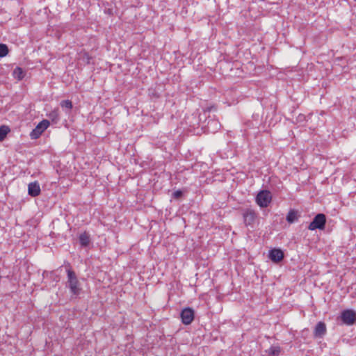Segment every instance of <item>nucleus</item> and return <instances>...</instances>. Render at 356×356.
<instances>
[{
  "label": "nucleus",
  "mask_w": 356,
  "mask_h": 356,
  "mask_svg": "<svg viewBox=\"0 0 356 356\" xmlns=\"http://www.w3.org/2000/svg\"><path fill=\"white\" fill-rule=\"evenodd\" d=\"M68 266L69 268L66 270L67 278L66 287L70 289L72 297L76 298L81 294L82 288L81 286V283L78 280L77 275H76L75 272L70 268V264H68Z\"/></svg>",
  "instance_id": "obj_1"
},
{
  "label": "nucleus",
  "mask_w": 356,
  "mask_h": 356,
  "mask_svg": "<svg viewBox=\"0 0 356 356\" xmlns=\"http://www.w3.org/2000/svg\"><path fill=\"white\" fill-rule=\"evenodd\" d=\"M207 111H204L203 114L200 115V120H202V115L205 118L204 122V126H205L207 129V131L215 133L216 132L220 127V124L218 120L212 118L208 119L206 118Z\"/></svg>",
  "instance_id": "obj_2"
},
{
  "label": "nucleus",
  "mask_w": 356,
  "mask_h": 356,
  "mask_svg": "<svg viewBox=\"0 0 356 356\" xmlns=\"http://www.w3.org/2000/svg\"><path fill=\"white\" fill-rule=\"evenodd\" d=\"M326 222V217L323 213L317 214L313 219V220L309 223L308 226V229L309 230H315V229H323L325 228Z\"/></svg>",
  "instance_id": "obj_3"
},
{
  "label": "nucleus",
  "mask_w": 356,
  "mask_h": 356,
  "mask_svg": "<svg viewBox=\"0 0 356 356\" xmlns=\"http://www.w3.org/2000/svg\"><path fill=\"white\" fill-rule=\"evenodd\" d=\"M339 318L343 324L352 325L356 321V312L352 309H345L341 312Z\"/></svg>",
  "instance_id": "obj_4"
},
{
  "label": "nucleus",
  "mask_w": 356,
  "mask_h": 356,
  "mask_svg": "<svg viewBox=\"0 0 356 356\" xmlns=\"http://www.w3.org/2000/svg\"><path fill=\"white\" fill-rule=\"evenodd\" d=\"M243 222L246 227H253L257 218V213L254 210L247 208L243 211Z\"/></svg>",
  "instance_id": "obj_5"
},
{
  "label": "nucleus",
  "mask_w": 356,
  "mask_h": 356,
  "mask_svg": "<svg viewBox=\"0 0 356 356\" xmlns=\"http://www.w3.org/2000/svg\"><path fill=\"white\" fill-rule=\"evenodd\" d=\"M49 122L47 120H43L35 127L30 134L31 139L38 138L41 134L48 128Z\"/></svg>",
  "instance_id": "obj_6"
},
{
  "label": "nucleus",
  "mask_w": 356,
  "mask_h": 356,
  "mask_svg": "<svg viewBox=\"0 0 356 356\" xmlns=\"http://www.w3.org/2000/svg\"><path fill=\"white\" fill-rule=\"evenodd\" d=\"M271 201L270 193L268 191H260L257 197L256 202L261 207H266Z\"/></svg>",
  "instance_id": "obj_7"
},
{
  "label": "nucleus",
  "mask_w": 356,
  "mask_h": 356,
  "mask_svg": "<svg viewBox=\"0 0 356 356\" xmlns=\"http://www.w3.org/2000/svg\"><path fill=\"white\" fill-rule=\"evenodd\" d=\"M180 316L184 325H189L194 319V310L191 307H186L181 312Z\"/></svg>",
  "instance_id": "obj_8"
},
{
  "label": "nucleus",
  "mask_w": 356,
  "mask_h": 356,
  "mask_svg": "<svg viewBox=\"0 0 356 356\" xmlns=\"http://www.w3.org/2000/svg\"><path fill=\"white\" fill-rule=\"evenodd\" d=\"M40 186L38 181H33L28 185V193L31 197H37L40 193Z\"/></svg>",
  "instance_id": "obj_9"
},
{
  "label": "nucleus",
  "mask_w": 356,
  "mask_h": 356,
  "mask_svg": "<svg viewBox=\"0 0 356 356\" xmlns=\"http://www.w3.org/2000/svg\"><path fill=\"white\" fill-rule=\"evenodd\" d=\"M326 325L323 322H318L314 328V335L316 338H322L326 333Z\"/></svg>",
  "instance_id": "obj_10"
},
{
  "label": "nucleus",
  "mask_w": 356,
  "mask_h": 356,
  "mask_svg": "<svg viewBox=\"0 0 356 356\" xmlns=\"http://www.w3.org/2000/svg\"><path fill=\"white\" fill-rule=\"evenodd\" d=\"M269 258L274 262H279L284 258V253L280 249L274 248L269 252Z\"/></svg>",
  "instance_id": "obj_11"
},
{
  "label": "nucleus",
  "mask_w": 356,
  "mask_h": 356,
  "mask_svg": "<svg viewBox=\"0 0 356 356\" xmlns=\"http://www.w3.org/2000/svg\"><path fill=\"white\" fill-rule=\"evenodd\" d=\"M79 240L81 247L86 248L90 243V234L86 232H84L79 235Z\"/></svg>",
  "instance_id": "obj_12"
},
{
  "label": "nucleus",
  "mask_w": 356,
  "mask_h": 356,
  "mask_svg": "<svg viewBox=\"0 0 356 356\" xmlns=\"http://www.w3.org/2000/svg\"><path fill=\"white\" fill-rule=\"evenodd\" d=\"M13 76L18 81L22 80L25 76V72L22 67H16L13 72Z\"/></svg>",
  "instance_id": "obj_13"
},
{
  "label": "nucleus",
  "mask_w": 356,
  "mask_h": 356,
  "mask_svg": "<svg viewBox=\"0 0 356 356\" xmlns=\"http://www.w3.org/2000/svg\"><path fill=\"white\" fill-rule=\"evenodd\" d=\"M286 221L289 223H293L298 220V212L295 210H290L286 218Z\"/></svg>",
  "instance_id": "obj_14"
},
{
  "label": "nucleus",
  "mask_w": 356,
  "mask_h": 356,
  "mask_svg": "<svg viewBox=\"0 0 356 356\" xmlns=\"http://www.w3.org/2000/svg\"><path fill=\"white\" fill-rule=\"evenodd\" d=\"M281 348L278 346H272L270 348L266 351L268 354V356H277L280 353Z\"/></svg>",
  "instance_id": "obj_15"
},
{
  "label": "nucleus",
  "mask_w": 356,
  "mask_h": 356,
  "mask_svg": "<svg viewBox=\"0 0 356 356\" xmlns=\"http://www.w3.org/2000/svg\"><path fill=\"white\" fill-rule=\"evenodd\" d=\"M10 129L8 126L2 125L0 127V141H3L10 132Z\"/></svg>",
  "instance_id": "obj_16"
},
{
  "label": "nucleus",
  "mask_w": 356,
  "mask_h": 356,
  "mask_svg": "<svg viewBox=\"0 0 356 356\" xmlns=\"http://www.w3.org/2000/svg\"><path fill=\"white\" fill-rule=\"evenodd\" d=\"M9 52L8 47L6 44L0 43V58L5 57Z\"/></svg>",
  "instance_id": "obj_17"
},
{
  "label": "nucleus",
  "mask_w": 356,
  "mask_h": 356,
  "mask_svg": "<svg viewBox=\"0 0 356 356\" xmlns=\"http://www.w3.org/2000/svg\"><path fill=\"white\" fill-rule=\"evenodd\" d=\"M49 118L54 122H57L59 120V115H58V110H54L51 111L49 115Z\"/></svg>",
  "instance_id": "obj_18"
},
{
  "label": "nucleus",
  "mask_w": 356,
  "mask_h": 356,
  "mask_svg": "<svg viewBox=\"0 0 356 356\" xmlns=\"http://www.w3.org/2000/svg\"><path fill=\"white\" fill-rule=\"evenodd\" d=\"M60 106L63 108H66L70 111L72 108V102L68 99L63 100L60 102Z\"/></svg>",
  "instance_id": "obj_19"
},
{
  "label": "nucleus",
  "mask_w": 356,
  "mask_h": 356,
  "mask_svg": "<svg viewBox=\"0 0 356 356\" xmlns=\"http://www.w3.org/2000/svg\"><path fill=\"white\" fill-rule=\"evenodd\" d=\"M183 195V193L180 190H177L176 191H175L173 193H172V197L175 199H178L180 197H181Z\"/></svg>",
  "instance_id": "obj_20"
}]
</instances>
